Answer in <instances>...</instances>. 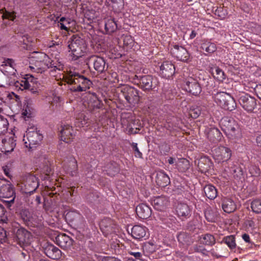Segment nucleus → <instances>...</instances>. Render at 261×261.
I'll list each match as a JSON object with an SVG mask.
<instances>
[{
	"instance_id": "nucleus-1",
	"label": "nucleus",
	"mask_w": 261,
	"mask_h": 261,
	"mask_svg": "<svg viewBox=\"0 0 261 261\" xmlns=\"http://www.w3.org/2000/svg\"><path fill=\"white\" fill-rule=\"evenodd\" d=\"M63 79L70 85V90L74 92L86 91L92 85V82L89 79L71 70L67 71L63 76Z\"/></svg>"
},
{
	"instance_id": "nucleus-2",
	"label": "nucleus",
	"mask_w": 261,
	"mask_h": 261,
	"mask_svg": "<svg viewBox=\"0 0 261 261\" xmlns=\"http://www.w3.org/2000/svg\"><path fill=\"white\" fill-rule=\"evenodd\" d=\"M221 129L230 140H238L242 137V130L238 122L230 117L223 118L220 122Z\"/></svg>"
},
{
	"instance_id": "nucleus-3",
	"label": "nucleus",
	"mask_w": 261,
	"mask_h": 261,
	"mask_svg": "<svg viewBox=\"0 0 261 261\" xmlns=\"http://www.w3.org/2000/svg\"><path fill=\"white\" fill-rule=\"evenodd\" d=\"M68 46L73 60H76L83 56L87 50L85 40L77 35H73L71 37L68 42Z\"/></svg>"
},
{
	"instance_id": "nucleus-4",
	"label": "nucleus",
	"mask_w": 261,
	"mask_h": 261,
	"mask_svg": "<svg viewBox=\"0 0 261 261\" xmlns=\"http://www.w3.org/2000/svg\"><path fill=\"white\" fill-rule=\"evenodd\" d=\"M133 82L145 92L154 90L157 87L159 82L156 77L150 75H135Z\"/></svg>"
},
{
	"instance_id": "nucleus-5",
	"label": "nucleus",
	"mask_w": 261,
	"mask_h": 261,
	"mask_svg": "<svg viewBox=\"0 0 261 261\" xmlns=\"http://www.w3.org/2000/svg\"><path fill=\"white\" fill-rule=\"evenodd\" d=\"M215 102L221 108L231 111L233 110L236 103L233 98L228 93L224 92H218L213 94Z\"/></svg>"
},
{
	"instance_id": "nucleus-6",
	"label": "nucleus",
	"mask_w": 261,
	"mask_h": 261,
	"mask_svg": "<svg viewBox=\"0 0 261 261\" xmlns=\"http://www.w3.org/2000/svg\"><path fill=\"white\" fill-rule=\"evenodd\" d=\"M119 99L124 98L126 102L130 105L138 103L140 100L139 91L133 87L126 85L122 86L118 90Z\"/></svg>"
},
{
	"instance_id": "nucleus-7",
	"label": "nucleus",
	"mask_w": 261,
	"mask_h": 261,
	"mask_svg": "<svg viewBox=\"0 0 261 261\" xmlns=\"http://www.w3.org/2000/svg\"><path fill=\"white\" fill-rule=\"evenodd\" d=\"M43 139V135L37 130L35 126L30 127L24 135L23 141L25 147L32 149L40 143Z\"/></svg>"
},
{
	"instance_id": "nucleus-8",
	"label": "nucleus",
	"mask_w": 261,
	"mask_h": 261,
	"mask_svg": "<svg viewBox=\"0 0 261 261\" xmlns=\"http://www.w3.org/2000/svg\"><path fill=\"white\" fill-rule=\"evenodd\" d=\"M13 227L12 232L14 240L20 246L28 245L31 243L32 234L29 231L22 227L18 228L16 226Z\"/></svg>"
},
{
	"instance_id": "nucleus-9",
	"label": "nucleus",
	"mask_w": 261,
	"mask_h": 261,
	"mask_svg": "<svg viewBox=\"0 0 261 261\" xmlns=\"http://www.w3.org/2000/svg\"><path fill=\"white\" fill-rule=\"evenodd\" d=\"M2 181L6 182L0 185V197L5 198H10V200L5 201L7 207L11 206V204L14 202L15 197V193L13 186L10 181H7L4 177L1 178ZM1 182L0 181V183Z\"/></svg>"
},
{
	"instance_id": "nucleus-10",
	"label": "nucleus",
	"mask_w": 261,
	"mask_h": 261,
	"mask_svg": "<svg viewBox=\"0 0 261 261\" xmlns=\"http://www.w3.org/2000/svg\"><path fill=\"white\" fill-rule=\"evenodd\" d=\"M85 62L89 67L92 65L95 70L99 74L104 72L108 68L104 58L98 56L91 55L87 57Z\"/></svg>"
},
{
	"instance_id": "nucleus-11",
	"label": "nucleus",
	"mask_w": 261,
	"mask_h": 261,
	"mask_svg": "<svg viewBox=\"0 0 261 261\" xmlns=\"http://www.w3.org/2000/svg\"><path fill=\"white\" fill-rule=\"evenodd\" d=\"M39 185L38 178L34 175L29 174L21 183V190L22 193L31 194L36 191Z\"/></svg>"
},
{
	"instance_id": "nucleus-12",
	"label": "nucleus",
	"mask_w": 261,
	"mask_h": 261,
	"mask_svg": "<svg viewBox=\"0 0 261 261\" xmlns=\"http://www.w3.org/2000/svg\"><path fill=\"white\" fill-rule=\"evenodd\" d=\"M214 158L218 162H224L229 160L231 156V149L224 146H220L213 151Z\"/></svg>"
},
{
	"instance_id": "nucleus-13",
	"label": "nucleus",
	"mask_w": 261,
	"mask_h": 261,
	"mask_svg": "<svg viewBox=\"0 0 261 261\" xmlns=\"http://www.w3.org/2000/svg\"><path fill=\"white\" fill-rule=\"evenodd\" d=\"M184 89L188 92L194 95H198L201 92V88L197 80L192 76L186 79Z\"/></svg>"
},
{
	"instance_id": "nucleus-14",
	"label": "nucleus",
	"mask_w": 261,
	"mask_h": 261,
	"mask_svg": "<svg viewBox=\"0 0 261 261\" xmlns=\"http://www.w3.org/2000/svg\"><path fill=\"white\" fill-rule=\"evenodd\" d=\"M61 127L60 135L61 140L67 143L72 142L76 136V130L69 124H64Z\"/></svg>"
},
{
	"instance_id": "nucleus-15",
	"label": "nucleus",
	"mask_w": 261,
	"mask_h": 261,
	"mask_svg": "<svg viewBox=\"0 0 261 261\" xmlns=\"http://www.w3.org/2000/svg\"><path fill=\"white\" fill-rule=\"evenodd\" d=\"M38 64L40 65V66L30 65L29 67L32 70L37 72H42V71L46 68H52L53 69L51 71H56L57 69L60 70L62 68V65H58V64L54 62V61L51 60L49 57L48 60H46V62L42 61V62Z\"/></svg>"
},
{
	"instance_id": "nucleus-16",
	"label": "nucleus",
	"mask_w": 261,
	"mask_h": 261,
	"mask_svg": "<svg viewBox=\"0 0 261 261\" xmlns=\"http://www.w3.org/2000/svg\"><path fill=\"white\" fill-rule=\"evenodd\" d=\"M172 56L177 60L187 62L188 61L190 55L187 50L182 46L174 45L171 49Z\"/></svg>"
},
{
	"instance_id": "nucleus-17",
	"label": "nucleus",
	"mask_w": 261,
	"mask_h": 261,
	"mask_svg": "<svg viewBox=\"0 0 261 261\" xmlns=\"http://www.w3.org/2000/svg\"><path fill=\"white\" fill-rule=\"evenodd\" d=\"M192 207L184 202L178 203L176 212L178 218L182 221L189 218L192 214Z\"/></svg>"
},
{
	"instance_id": "nucleus-18",
	"label": "nucleus",
	"mask_w": 261,
	"mask_h": 261,
	"mask_svg": "<svg viewBox=\"0 0 261 261\" xmlns=\"http://www.w3.org/2000/svg\"><path fill=\"white\" fill-rule=\"evenodd\" d=\"M175 66L170 61L163 62L160 66V75L165 79L172 77L175 73Z\"/></svg>"
},
{
	"instance_id": "nucleus-19",
	"label": "nucleus",
	"mask_w": 261,
	"mask_h": 261,
	"mask_svg": "<svg viewBox=\"0 0 261 261\" xmlns=\"http://www.w3.org/2000/svg\"><path fill=\"white\" fill-rule=\"evenodd\" d=\"M101 105V101L95 93L90 94L87 101L84 103L85 107L91 112L100 109Z\"/></svg>"
},
{
	"instance_id": "nucleus-20",
	"label": "nucleus",
	"mask_w": 261,
	"mask_h": 261,
	"mask_svg": "<svg viewBox=\"0 0 261 261\" xmlns=\"http://www.w3.org/2000/svg\"><path fill=\"white\" fill-rule=\"evenodd\" d=\"M43 250L46 256L53 259H58L62 256L61 251L53 244H46Z\"/></svg>"
},
{
	"instance_id": "nucleus-21",
	"label": "nucleus",
	"mask_w": 261,
	"mask_h": 261,
	"mask_svg": "<svg viewBox=\"0 0 261 261\" xmlns=\"http://www.w3.org/2000/svg\"><path fill=\"white\" fill-rule=\"evenodd\" d=\"M169 204L168 197L164 196L155 197L152 201V205L157 211H164Z\"/></svg>"
},
{
	"instance_id": "nucleus-22",
	"label": "nucleus",
	"mask_w": 261,
	"mask_h": 261,
	"mask_svg": "<svg viewBox=\"0 0 261 261\" xmlns=\"http://www.w3.org/2000/svg\"><path fill=\"white\" fill-rule=\"evenodd\" d=\"M136 212L137 216L142 219L148 218L151 214V208L144 203L139 204L136 208Z\"/></svg>"
},
{
	"instance_id": "nucleus-23",
	"label": "nucleus",
	"mask_w": 261,
	"mask_h": 261,
	"mask_svg": "<svg viewBox=\"0 0 261 261\" xmlns=\"http://www.w3.org/2000/svg\"><path fill=\"white\" fill-rule=\"evenodd\" d=\"M48 60V56L44 53H35L33 56L29 58L30 65L34 66H40L38 64L42 61L46 62Z\"/></svg>"
},
{
	"instance_id": "nucleus-24",
	"label": "nucleus",
	"mask_w": 261,
	"mask_h": 261,
	"mask_svg": "<svg viewBox=\"0 0 261 261\" xmlns=\"http://www.w3.org/2000/svg\"><path fill=\"white\" fill-rule=\"evenodd\" d=\"M155 182L159 186L165 187L170 184V180L168 175L161 170L156 172Z\"/></svg>"
},
{
	"instance_id": "nucleus-25",
	"label": "nucleus",
	"mask_w": 261,
	"mask_h": 261,
	"mask_svg": "<svg viewBox=\"0 0 261 261\" xmlns=\"http://www.w3.org/2000/svg\"><path fill=\"white\" fill-rule=\"evenodd\" d=\"M57 245L63 249H66L71 245L70 237L64 233L58 234L55 238Z\"/></svg>"
},
{
	"instance_id": "nucleus-26",
	"label": "nucleus",
	"mask_w": 261,
	"mask_h": 261,
	"mask_svg": "<svg viewBox=\"0 0 261 261\" xmlns=\"http://www.w3.org/2000/svg\"><path fill=\"white\" fill-rule=\"evenodd\" d=\"M146 228L139 225L134 226L131 229L132 236L136 240H140L146 236Z\"/></svg>"
},
{
	"instance_id": "nucleus-27",
	"label": "nucleus",
	"mask_w": 261,
	"mask_h": 261,
	"mask_svg": "<svg viewBox=\"0 0 261 261\" xmlns=\"http://www.w3.org/2000/svg\"><path fill=\"white\" fill-rule=\"evenodd\" d=\"M15 140L13 137H7L2 140L4 151L5 152H10L12 151L15 146Z\"/></svg>"
},
{
	"instance_id": "nucleus-28",
	"label": "nucleus",
	"mask_w": 261,
	"mask_h": 261,
	"mask_svg": "<svg viewBox=\"0 0 261 261\" xmlns=\"http://www.w3.org/2000/svg\"><path fill=\"white\" fill-rule=\"evenodd\" d=\"M105 21V30L108 34L114 33L118 29V25L116 21L113 18H106Z\"/></svg>"
},
{
	"instance_id": "nucleus-29",
	"label": "nucleus",
	"mask_w": 261,
	"mask_h": 261,
	"mask_svg": "<svg viewBox=\"0 0 261 261\" xmlns=\"http://www.w3.org/2000/svg\"><path fill=\"white\" fill-rule=\"evenodd\" d=\"M99 226L103 233H109L112 232L113 229V221L109 218L103 219L100 221Z\"/></svg>"
},
{
	"instance_id": "nucleus-30",
	"label": "nucleus",
	"mask_w": 261,
	"mask_h": 261,
	"mask_svg": "<svg viewBox=\"0 0 261 261\" xmlns=\"http://www.w3.org/2000/svg\"><path fill=\"white\" fill-rule=\"evenodd\" d=\"M222 134L220 130L215 127L212 128L207 133V138L209 140L214 143H217L221 141Z\"/></svg>"
},
{
	"instance_id": "nucleus-31",
	"label": "nucleus",
	"mask_w": 261,
	"mask_h": 261,
	"mask_svg": "<svg viewBox=\"0 0 261 261\" xmlns=\"http://www.w3.org/2000/svg\"><path fill=\"white\" fill-rule=\"evenodd\" d=\"M222 207L223 211L227 213L234 212L237 208L234 202L231 199L228 198H224L223 199Z\"/></svg>"
},
{
	"instance_id": "nucleus-32",
	"label": "nucleus",
	"mask_w": 261,
	"mask_h": 261,
	"mask_svg": "<svg viewBox=\"0 0 261 261\" xmlns=\"http://www.w3.org/2000/svg\"><path fill=\"white\" fill-rule=\"evenodd\" d=\"M212 163L210 159L207 157L201 158L197 164L199 170L201 173H205L209 170Z\"/></svg>"
},
{
	"instance_id": "nucleus-33",
	"label": "nucleus",
	"mask_w": 261,
	"mask_h": 261,
	"mask_svg": "<svg viewBox=\"0 0 261 261\" xmlns=\"http://www.w3.org/2000/svg\"><path fill=\"white\" fill-rule=\"evenodd\" d=\"M103 170L106 171L108 175L113 176L119 172V168L116 162H110L104 167Z\"/></svg>"
},
{
	"instance_id": "nucleus-34",
	"label": "nucleus",
	"mask_w": 261,
	"mask_h": 261,
	"mask_svg": "<svg viewBox=\"0 0 261 261\" xmlns=\"http://www.w3.org/2000/svg\"><path fill=\"white\" fill-rule=\"evenodd\" d=\"M201 48L205 51V55L212 54L217 49L216 44L208 40H203L202 41Z\"/></svg>"
},
{
	"instance_id": "nucleus-35",
	"label": "nucleus",
	"mask_w": 261,
	"mask_h": 261,
	"mask_svg": "<svg viewBox=\"0 0 261 261\" xmlns=\"http://www.w3.org/2000/svg\"><path fill=\"white\" fill-rule=\"evenodd\" d=\"M64 168L72 176L76 175L77 171V165L75 158H70L68 166H64Z\"/></svg>"
},
{
	"instance_id": "nucleus-36",
	"label": "nucleus",
	"mask_w": 261,
	"mask_h": 261,
	"mask_svg": "<svg viewBox=\"0 0 261 261\" xmlns=\"http://www.w3.org/2000/svg\"><path fill=\"white\" fill-rule=\"evenodd\" d=\"M205 196L210 199H214L217 196V190L213 185L209 184L203 188Z\"/></svg>"
},
{
	"instance_id": "nucleus-37",
	"label": "nucleus",
	"mask_w": 261,
	"mask_h": 261,
	"mask_svg": "<svg viewBox=\"0 0 261 261\" xmlns=\"http://www.w3.org/2000/svg\"><path fill=\"white\" fill-rule=\"evenodd\" d=\"M204 216L208 222H215L217 220L218 214L216 210L207 207L204 211Z\"/></svg>"
},
{
	"instance_id": "nucleus-38",
	"label": "nucleus",
	"mask_w": 261,
	"mask_h": 261,
	"mask_svg": "<svg viewBox=\"0 0 261 261\" xmlns=\"http://www.w3.org/2000/svg\"><path fill=\"white\" fill-rule=\"evenodd\" d=\"M246 31L261 36V25L253 22H249L246 24Z\"/></svg>"
},
{
	"instance_id": "nucleus-39",
	"label": "nucleus",
	"mask_w": 261,
	"mask_h": 261,
	"mask_svg": "<svg viewBox=\"0 0 261 261\" xmlns=\"http://www.w3.org/2000/svg\"><path fill=\"white\" fill-rule=\"evenodd\" d=\"M176 168L180 172H186L190 167L189 161L186 159H180L176 164Z\"/></svg>"
},
{
	"instance_id": "nucleus-40",
	"label": "nucleus",
	"mask_w": 261,
	"mask_h": 261,
	"mask_svg": "<svg viewBox=\"0 0 261 261\" xmlns=\"http://www.w3.org/2000/svg\"><path fill=\"white\" fill-rule=\"evenodd\" d=\"M15 66V64L14 63V60L8 58V59L5 60V61L4 62V64L2 65V70L5 71L6 72H8V71L5 70V69H7V68L8 67L11 70L10 71H9V72H10L11 73H14V71H16V70H15V69H14Z\"/></svg>"
},
{
	"instance_id": "nucleus-41",
	"label": "nucleus",
	"mask_w": 261,
	"mask_h": 261,
	"mask_svg": "<svg viewBox=\"0 0 261 261\" xmlns=\"http://www.w3.org/2000/svg\"><path fill=\"white\" fill-rule=\"evenodd\" d=\"M1 13L2 14V18L3 19H7L14 21L16 18V13L14 11H10L4 9L1 10Z\"/></svg>"
},
{
	"instance_id": "nucleus-42",
	"label": "nucleus",
	"mask_w": 261,
	"mask_h": 261,
	"mask_svg": "<svg viewBox=\"0 0 261 261\" xmlns=\"http://www.w3.org/2000/svg\"><path fill=\"white\" fill-rule=\"evenodd\" d=\"M246 96L247 95L246 94ZM256 106L255 98L252 97L246 96V111L247 112H252Z\"/></svg>"
},
{
	"instance_id": "nucleus-43",
	"label": "nucleus",
	"mask_w": 261,
	"mask_h": 261,
	"mask_svg": "<svg viewBox=\"0 0 261 261\" xmlns=\"http://www.w3.org/2000/svg\"><path fill=\"white\" fill-rule=\"evenodd\" d=\"M26 77L24 79L26 81V82L28 84V86L30 88V91L33 93H36L37 91L34 90L33 88L35 83L37 82V79L34 78L32 75L27 74Z\"/></svg>"
},
{
	"instance_id": "nucleus-44",
	"label": "nucleus",
	"mask_w": 261,
	"mask_h": 261,
	"mask_svg": "<svg viewBox=\"0 0 261 261\" xmlns=\"http://www.w3.org/2000/svg\"><path fill=\"white\" fill-rule=\"evenodd\" d=\"M201 242L206 245H213L215 242V239L213 235L206 234L201 238Z\"/></svg>"
},
{
	"instance_id": "nucleus-45",
	"label": "nucleus",
	"mask_w": 261,
	"mask_h": 261,
	"mask_svg": "<svg viewBox=\"0 0 261 261\" xmlns=\"http://www.w3.org/2000/svg\"><path fill=\"white\" fill-rule=\"evenodd\" d=\"M214 69L215 72L212 71L214 78L219 81H223L225 79V74L224 71L218 67H216Z\"/></svg>"
},
{
	"instance_id": "nucleus-46",
	"label": "nucleus",
	"mask_w": 261,
	"mask_h": 261,
	"mask_svg": "<svg viewBox=\"0 0 261 261\" xmlns=\"http://www.w3.org/2000/svg\"><path fill=\"white\" fill-rule=\"evenodd\" d=\"M178 241L183 244H188L190 242V236L185 232H180L177 236Z\"/></svg>"
},
{
	"instance_id": "nucleus-47",
	"label": "nucleus",
	"mask_w": 261,
	"mask_h": 261,
	"mask_svg": "<svg viewBox=\"0 0 261 261\" xmlns=\"http://www.w3.org/2000/svg\"><path fill=\"white\" fill-rule=\"evenodd\" d=\"M213 11L215 14L220 19L225 18L227 14V10L221 7L214 8Z\"/></svg>"
},
{
	"instance_id": "nucleus-48",
	"label": "nucleus",
	"mask_w": 261,
	"mask_h": 261,
	"mask_svg": "<svg viewBox=\"0 0 261 261\" xmlns=\"http://www.w3.org/2000/svg\"><path fill=\"white\" fill-rule=\"evenodd\" d=\"M88 120L85 115L83 113H81L76 117L75 123L77 126L81 127L86 125L88 123Z\"/></svg>"
},
{
	"instance_id": "nucleus-49",
	"label": "nucleus",
	"mask_w": 261,
	"mask_h": 261,
	"mask_svg": "<svg viewBox=\"0 0 261 261\" xmlns=\"http://www.w3.org/2000/svg\"><path fill=\"white\" fill-rule=\"evenodd\" d=\"M222 242L226 244L230 249L236 247L235 238L232 235L225 237L223 239Z\"/></svg>"
},
{
	"instance_id": "nucleus-50",
	"label": "nucleus",
	"mask_w": 261,
	"mask_h": 261,
	"mask_svg": "<svg viewBox=\"0 0 261 261\" xmlns=\"http://www.w3.org/2000/svg\"><path fill=\"white\" fill-rule=\"evenodd\" d=\"M251 207L253 212L256 213H261V200L255 199L251 203Z\"/></svg>"
},
{
	"instance_id": "nucleus-51",
	"label": "nucleus",
	"mask_w": 261,
	"mask_h": 261,
	"mask_svg": "<svg viewBox=\"0 0 261 261\" xmlns=\"http://www.w3.org/2000/svg\"><path fill=\"white\" fill-rule=\"evenodd\" d=\"M42 171L43 175H42V179L44 180H48L50 179V174L51 172V169L49 166L46 165L43 167Z\"/></svg>"
},
{
	"instance_id": "nucleus-52",
	"label": "nucleus",
	"mask_w": 261,
	"mask_h": 261,
	"mask_svg": "<svg viewBox=\"0 0 261 261\" xmlns=\"http://www.w3.org/2000/svg\"><path fill=\"white\" fill-rule=\"evenodd\" d=\"M20 217L24 222L31 221V216L30 212L27 210H22L20 213Z\"/></svg>"
},
{
	"instance_id": "nucleus-53",
	"label": "nucleus",
	"mask_w": 261,
	"mask_h": 261,
	"mask_svg": "<svg viewBox=\"0 0 261 261\" xmlns=\"http://www.w3.org/2000/svg\"><path fill=\"white\" fill-rule=\"evenodd\" d=\"M98 198L99 195L96 191L90 193L86 196L87 200L90 203L95 202Z\"/></svg>"
},
{
	"instance_id": "nucleus-54",
	"label": "nucleus",
	"mask_w": 261,
	"mask_h": 261,
	"mask_svg": "<svg viewBox=\"0 0 261 261\" xmlns=\"http://www.w3.org/2000/svg\"><path fill=\"white\" fill-rule=\"evenodd\" d=\"M8 125V123L6 119L0 118V135L7 131Z\"/></svg>"
},
{
	"instance_id": "nucleus-55",
	"label": "nucleus",
	"mask_w": 261,
	"mask_h": 261,
	"mask_svg": "<svg viewBox=\"0 0 261 261\" xmlns=\"http://www.w3.org/2000/svg\"><path fill=\"white\" fill-rule=\"evenodd\" d=\"M131 146L133 151H134L135 157L138 158H142V153L140 151L137 146V143L133 142L131 143Z\"/></svg>"
},
{
	"instance_id": "nucleus-56",
	"label": "nucleus",
	"mask_w": 261,
	"mask_h": 261,
	"mask_svg": "<svg viewBox=\"0 0 261 261\" xmlns=\"http://www.w3.org/2000/svg\"><path fill=\"white\" fill-rule=\"evenodd\" d=\"M15 86L17 87H19V88L22 90L23 89L30 90V88L28 86V84L27 83V82H26V81L24 79H23V80H21L19 82H17L15 83Z\"/></svg>"
},
{
	"instance_id": "nucleus-57",
	"label": "nucleus",
	"mask_w": 261,
	"mask_h": 261,
	"mask_svg": "<svg viewBox=\"0 0 261 261\" xmlns=\"http://www.w3.org/2000/svg\"><path fill=\"white\" fill-rule=\"evenodd\" d=\"M85 18L87 19L89 22L93 21V20L95 17V11L94 10H90L86 11L84 15Z\"/></svg>"
},
{
	"instance_id": "nucleus-58",
	"label": "nucleus",
	"mask_w": 261,
	"mask_h": 261,
	"mask_svg": "<svg viewBox=\"0 0 261 261\" xmlns=\"http://www.w3.org/2000/svg\"><path fill=\"white\" fill-rule=\"evenodd\" d=\"M6 210L4 207L0 204V222H6L7 220V217L6 215Z\"/></svg>"
},
{
	"instance_id": "nucleus-59",
	"label": "nucleus",
	"mask_w": 261,
	"mask_h": 261,
	"mask_svg": "<svg viewBox=\"0 0 261 261\" xmlns=\"http://www.w3.org/2000/svg\"><path fill=\"white\" fill-rule=\"evenodd\" d=\"M249 171L252 176H257L259 173L260 169L256 166H252L249 167Z\"/></svg>"
},
{
	"instance_id": "nucleus-60",
	"label": "nucleus",
	"mask_w": 261,
	"mask_h": 261,
	"mask_svg": "<svg viewBox=\"0 0 261 261\" xmlns=\"http://www.w3.org/2000/svg\"><path fill=\"white\" fill-rule=\"evenodd\" d=\"M134 42V40H133L132 37L130 36L127 35L125 36L123 39V43L124 45L126 46H132Z\"/></svg>"
},
{
	"instance_id": "nucleus-61",
	"label": "nucleus",
	"mask_w": 261,
	"mask_h": 261,
	"mask_svg": "<svg viewBox=\"0 0 261 261\" xmlns=\"http://www.w3.org/2000/svg\"><path fill=\"white\" fill-rule=\"evenodd\" d=\"M128 253L129 254L134 256L135 259L138 261L144 260L142 259V254L141 252L128 251Z\"/></svg>"
},
{
	"instance_id": "nucleus-62",
	"label": "nucleus",
	"mask_w": 261,
	"mask_h": 261,
	"mask_svg": "<svg viewBox=\"0 0 261 261\" xmlns=\"http://www.w3.org/2000/svg\"><path fill=\"white\" fill-rule=\"evenodd\" d=\"M201 113L200 110L198 108H196L192 110L190 112L191 116L194 118L196 119L200 115Z\"/></svg>"
},
{
	"instance_id": "nucleus-63",
	"label": "nucleus",
	"mask_w": 261,
	"mask_h": 261,
	"mask_svg": "<svg viewBox=\"0 0 261 261\" xmlns=\"http://www.w3.org/2000/svg\"><path fill=\"white\" fill-rule=\"evenodd\" d=\"M7 232L4 229H2L0 231V242L3 243L7 240Z\"/></svg>"
},
{
	"instance_id": "nucleus-64",
	"label": "nucleus",
	"mask_w": 261,
	"mask_h": 261,
	"mask_svg": "<svg viewBox=\"0 0 261 261\" xmlns=\"http://www.w3.org/2000/svg\"><path fill=\"white\" fill-rule=\"evenodd\" d=\"M103 261H121L120 259H118L117 258L111 257V256H107L103 258Z\"/></svg>"
}]
</instances>
